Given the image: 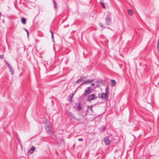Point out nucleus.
<instances>
[{"mask_svg": "<svg viewBox=\"0 0 159 159\" xmlns=\"http://www.w3.org/2000/svg\"><path fill=\"white\" fill-rule=\"evenodd\" d=\"M44 120L45 122V126L46 131L49 134H52L53 132L49 122L47 119L44 118Z\"/></svg>", "mask_w": 159, "mask_h": 159, "instance_id": "f257e3e1", "label": "nucleus"}, {"mask_svg": "<svg viewBox=\"0 0 159 159\" xmlns=\"http://www.w3.org/2000/svg\"><path fill=\"white\" fill-rule=\"evenodd\" d=\"M92 91V89L90 86L88 87L87 89L85 90L84 93L81 95V98H84V97L89 94Z\"/></svg>", "mask_w": 159, "mask_h": 159, "instance_id": "f03ea898", "label": "nucleus"}, {"mask_svg": "<svg viewBox=\"0 0 159 159\" xmlns=\"http://www.w3.org/2000/svg\"><path fill=\"white\" fill-rule=\"evenodd\" d=\"M98 98L100 99L107 100L108 98V96L104 93H98Z\"/></svg>", "mask_w": 159, "mask_h": 159, "instance_id": "7ed1b4c3", "label": "nucleus"}, {"mask_svg": "<svg viewBox=\"0 0 159 159\" xmlns=\"http://www.w3.org/2000/svg\"><path fill=\"white\" fill-rule=\"evenodd\" d=\"M97 98V97L96 95L94 94H91L88 96L87 100L88 102H90L92 100L96 99Z\"/></svg>", "mask_w": 159, "mask_h": 159, "instance_id": "20e7f679", "label": "nucleus"}, {"mask_svg": "<svg viewBox=\"0 0 159 159\" xmlns=\"http://www.w3.org/2000/svg\"><path fill=\"white\" fill-rule=\"evenodd\" d=\"M95 83L97 84L96 87L101 86L105 83V81L103 80H100L96 82Z\"/></svg>", "mask_w": 159, "mask_h": 159, "instance_id": "39448f33", "label": "nucleus"}, {"mask_svg": "<svg viewBox=\"0 0 159 159\" xmlns=\"http://www.w3.org/2000/svg\"><path fill=\"white\" fill-rule=\"evenodd\" d=\"M110 16V13H109V15H107L106 18V24L108 25H110L111 24V19Z\"/></svg>", "mask_w": 159, "mask_h": 159, "instance_id": "423d86ee", "label": "nucleus"}, {"mask_svg": "<svg viewBox=\"0 0 159 159\" xmlns=\"http://www.w3.org/2000/svg\"><path fill=\"white\" fill-rule=\"evenodd\" d=\"M9 69L11 74L12 75H13L14 73V71L13 70V68L10 65H8L7 66Z\"/></svg>", "mask_w": 159, "mask_h": 159, "instance_id": "0eeeda50", "label": "nucleus"}, {"mask_svg": "<svg viewBox=\"0 0 159 159\" xmlns=\"http://www.w3.org/2000/svg\"><path fill=\"white\" fill-rule=\"evenodd\" d=\"M104 142L106 145H107L110 143V141L108 138L105 137L104 138Z\"/></svg>", "mask_w": 159, "mask_h": 159, "instance_id": "6e6552de", "label": "nucleus"}, {"mask_svg": "<svg viewBox=\"0 0 159 159\" xmlns=\"http://www.w3.org/2000/svg\"><path fill=\"white\" fill-rule=\"evenodd\" d=\"M35 149V148L34 146H32L28 152V153L30 154H32L33 153Z\"/></svg>", "mask_w": 159, "mask_h": 159, "instance_id": "1a4fd4ad", "label": "nucleus"}, {"mask_svg": "<svg viewBox=\"0 0 159 159\" xmlns=\"http://www.w3.org/2000/svg\"><path fill=\"white\" fill-rule=\"evenodd\" d=\"M94 81V80L93 79H91L89 80H87L84 81L83 82V84H86L87 83H90L92 82H93Z\"/></svg>", "mask_w": 159, "mask_h": 159, "instance_id": "9d476101", "label": "nucleus"}, {"mask_svg": "<svg viewBox=\"0 0 159 159\" xmlns=\"http://www.w3.org/2000/svg\"><path fill=\"white\" fill-rule=\"evenodd\" d=\"M106 94L108 96L109 93V87L108 86L105 89V93H104Z\"/></svg>", "mask_w": 159, "mask_h": 159, "instance_id": "9b49d317", "label": "nucleus"}, {"mask_svg": "<svg viewBox=\"0 0 159 159\" xmlns=\"http://www.w3.org/2000/svg\"><path fill=\"white\" fill-rule=\"evenodd\" d=\"M111 86L112 87L115 86L116 84V82L115 80H111Z\"/></svg>", "mask_w": 159, "mask_h": 159, "instance_id": "f8f14e48", "label": "nucleus"}, {"mask_svg": "<svg viewBox=\"0 0 159 159\" xmlns=\"http://www.w3.org/2000/svg\"><path fill=\"white\" fill-rule=\"evenodd\" d=\"M68 114L72 118H73L75 120H79V119H77V118H76L72 114V113L71 112H69L68 113Z\"/></svg>", "mask_w": 159, "mask_h": 159, "instance_id": "ddd939ff", "label": "nucleus"}, {"mask_svg": "<svg viewBox=\"0 0 159 159\" xmlns=\"http://www.w3.org/2000/svg\"><path fill=\"white\" fill-rule=\"evenodd\" d=\"M128 14L130 15V16H132L133 14V11L130 9L128 10L127 11Z\"/></svg>", "mask_w": 159, "mask_h": 159, "instance_id": "4468645a", "label": "nucleus"}, {"mask_svg": "<svg viewBox=\"0 0 159 159\" xmlns=\"http://www.w3.org/2000/svg\"><path fill=\"white\" fill-rule=\"evenodd\" d=\"M74 95V94L72 93L71 94H70L69 96L68 97V99L70 101H71V100L72 99V98L73 97V96Z\"/></svg>", "mask_w": 159, "mask_h": 159, "instance_id": "2eb2a0df", "label": "nucleus"}, {"mask_svg": "<svg viewBox=\"0 0 159 159\" xmlns=\"http://www.w3.org/2000/svg\"><path fill=\"white\" fill-rule=\"evenodd\" d=\"M21 21L22 23L23 24H25L26 23V19L25 18H24V17L22 18L21 19Z\"/></svg>", "mask_w": 159, "mask_h": 159, "instance_id": "dca6fc26", "label": "nucleus"}, {"mask_svg": "<svg viewBox=\"0 0 159 159\" xmlns=\"http://www.w3.org/2000/svg\"><path fill=\"white\" fill-rule=\"evenodd\" d=\"M100 5L103 8H106L104 4L103 3V2H102V1H100Z\"/></svg>", "mask_w": 159, "mask_h": 159, "instance_id": "f3484780", "label": "nucleus"}, {"mask_svg": "<svg viewBox=\"0 0 159 159\" xmlns=\"http://www.w3.org/2000/svg\"><path fill=\"white\" fill-rule=\"evenodd\" d=\"M77 108L79 109L80 110L82 108V107L80 105V103H79L78 107H77Z\"/></svg>", "mask_w": 159, "mask_h": 159, "instance_id": "a211bd4d", "label": "nucleus"}, {"mask_svg": "<svg viewBox=\"0 0 159 159\" xmlns=\"http://www.w3.org/2000/svg\"><path fill=\"white\" fill-rule=\"evenodd\" d=\"M87 78V77H86V76H82L80 77V79H81V81H82L84 80V79L86 78Z\"/></svg>", "mask_w": 159, "mask_h": 159, "instance_id": "6ab92c4d", "label": "nucleus"}, {"mask_svg": "<svg viewBox=\"0 0 159 159\" xmlns=\"http://www.w3.org/2000/svg\"><path fill=\"white\" fill-rule=\"evenodd\" d=\"M82 81H81V80L80 79H79V80H77L76 82V83H79L81 82H82Z\"/></svg>", "mask_w": 159, "mask_h": 159, "instance_id": "aec40b11", "label": "nucleus"}, {"mask_svg": "<svg viewBox=\"0 0 159 159\" xmlns=\"http://www.w3.org/2000/svg\"><path fill=\"white\" fill-rule=\"evenodd\" d=\"M53 4L54 5V8L55 9H56L57 8L56 7V2L55 1H53Z\"/></svg>", "mask_w": 159, "mask_h": 159, "instance_id": "412c9836", "label": "nucleus"}, {"mask_svg": "<svg viewBox=\"0 0 159 159\" xmlns=\"http://www.w3.org/2000/svg\"><path fill=\"white\" fill-rule=\"evenodd\" d=\"M105 127L104 126H103L101 130L104 131L105 130Z\"/></svg>", "mask_w": 159, "mask_h": 159, "instance_id": "4be33fe9", "label": "nucleus"}, {"mask_svg": "<svg viewBox=\"0 0 159 159\" xmlns=\"http://www.w3.org/2000/svg\"><path fill=\"white\" fill-rule=\"evenodd\" d=\"M24 30L26 31H27V34L28 35H29V32L26 29H24Z\"/></svg>", "mask_w": 159, "mask_h": 159, "instance_id": "5701e85b", "label": "nucleus"}, {"mask_svg": "<svg viewBox=\"0 0 159 159\" xmlns=\"http://www.w3.org/2000/svg\"><path fill=\"white\" fill-rule=\"evenodd\" d=\"M51 38L52 39H53V41L54 42V34H51Z\"/></svg>", "mask_w": 159, "mask_h": 159, "instance_id": "b1692460", "label": "nucleus"}, {"mask_svg": "<svg viewBox=\"0 0 159 159\" xmlns=\"http://www.w3.org/2000/svg\"><path fill=\"white\" fill-rule=\"evenodd\" d=\"M78 140L79 141L81 142L83 141V139L82 138H79Z\"/></svg>", "mask_w": 159, "mask_h": 159, "instance_id": "393cba45", "label": "nucleus"}, {"mask_svg": "<svg viewBox=\"0 0 159 159\" xmlns=\"http://www.w3.org/2000/svg\"><path fill=\"white\" fill-rule=\"evenodd\" d=\"M0 58L1 59H3L4 58V57L3 55H0Z\"/></svg>", "mask_w": 159, "mask_h": 159, "instance_id": "a878e982", "label": "nucleus"}, {"mask_svg": "<svg viewBox=\"0 0 159 159\" xmlns=\"http://www.w3.org/2000/svg\"><path fill=\"white\" fill-rule=\"evenodd\" d=\"M100 26L102 27V28H103V25H102V24L101 23H100Z\"/></svg>", "mask_w": 159, "mask_h": 159, "instance_id": "bb28decb", "label": "nucleus"}, {"mask_svg": "<svg viewBox=\"0 0 159 159\" xmlns=\"http://www.w3.org/2000/svg\"><path fill=\"white\" fill-rule=\"evenodd\" d=\"M6 63L7 65V66H8V65H10L7 61H6Z\"/></svg>", "mask_w": 159, "mask_h": 159, "instance_id": "cd10ccee", "label": "nucleus"}, {"mask_svg": "<svg viewBox=\"0 0 159 159\" xmlns=\"http://www.w3.org/2000/svg\"><path fill=\"white\" fill-rule=\"evenodd\" d=\"M50 32L51 33V34H53V32H52V31L51 30H50Z\"/></svg>", "mask_w": 159, "mask_h": 159, "instance_id": "c85d7f7f", "label": "nucleus"}, {"mask_svg": "<svg viewBox=\"0 0 159 159\" xmlns=\"http://www.w3.org/2000/svg\"><path fill=\"white\" fill-rule=\"evenodd\" d=\"M91 85H93V86H94L95 85V84H94V83H92L91 84Z\"/></svg>", "mask_w": 159, "mask_h": 159, "instance_id": "c756f323", "label": "nucleus"}, {"mask_svg": "<svg viewBox=\"0 0 159 159\" xmlns=\"http://www.w3.org/2000/svg\"><path fill=\"white\" fill-rule=\"evenodd\" d=\"M83 84V83H82L81 84H80V86H81L82 85V84Z\"/></svg>", "mask_w": 159, "mask_h": 159, "instance_id": "7c9ffc66", "label": "nucleus"}, {"mask_svg": "<svg viewBox=\"0 0 159 159\" xmlns=\"http://www.w3.org/2000/svg\"><path fill=\"white\" fill-rule=\"evenodd\" d=\"M90 109L92 111V107H90Z\"/></svg>", "mask_w": 159, "mask_h": 159, "instance_id": "2f4dec72", "label": "nucleus"}]
</instances>
